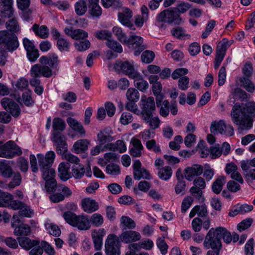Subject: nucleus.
<instances>
[{
	"instance_id": "37",
	"label": "nucleus",
	"mask_w": 255,
	"mask_h": 255,
	"mask_svg": "<svg viewBox=\"0 0 255 255\" xmlns=\"http://www.w3.org/2000/svg\"><path fill=\"white\" fill-rule=\"evenodd\" d=\"M67 123L68 125L75 131H76L80 134H85V130L84 129L81 123H79L76 120L72 118H68Z\"/></svg>"
},
{
	"instance_id": "63",
	"label": "nucleus",
	"mask_w": 255,
	"mask_h": 255,
	"mask_svg": "<svg viewBox=\"0 0 255 255\" xmlns=\"http://www.w3.org/2000/svg\"><path fill=\"white\" fill-rule=\"evenodd\" d=\"M193 198L191 196L186 197L182 201L181 204V212L185 213L191 207L193 202Z\"/></svg>"
},
{
	"instance_id": "20",
	"label": "nucleus",
	"mask_w": 255,
	"mask_h": 255,
	"mask_svg": "<svg viewBox=\"0 0 255 255\" xmlns=\"http://www.w3.org/2000/svg\"><path fill=\"white\" fill-rule=\"evenodd\" d=\"M64 31L67 35L78 41L84 40L88 36L87 32L81 29H73V27H66Z\"/></svg>"
},
{
	"instance_id": "30",
	"label": "nucleus",
	"mask_w": 255,
	"mask_h": 255,
	"mask_svg": "<svg viewBox=\"0 0 255 255\" xmlns=\"http://www.w3.org/2000/svg\"><path fill=\"white\" fill-rule=\"evenodd\" d=\"M131 78L134 80V86L137 89L142 92L146 91L148 88V84L146 81L143 79L142 76L138 72Z\"/></svg>"
},
{
	"instance_id": "41",
	"label": "nucleus",
	"mask_w": 255,
	"mask_h": 255,
	"mask_svg": "<svg viewBox=\"0 0 255 255\" xmlns=\"http://www.w3.org/2000/svg\"><path fill=\"white\" fill-rule=\"evenodd\" d=\"M76 13L79 16L84 15L87 10L86 1L84 0H79L74 5Z\"/></svg>"
},
{
	"instance_id": "53",
	"label": "nucleus",
	"mask_w": 255,
	"mask_h": 255,
	"mask_svg": "<svg viewBox=\"0 0 255 255\" xmlns=\"http://www.w3.org/2000/svg\"><path fill=\"white\" fill-rule=\"evenodd\" d=\"M243 77H252L254 68L252 63L248 61L244 65L242 69Z\"/></svg>"
},
{
	"instance_id": "12",
	"label": "nucleus",
	"mask_w": 255,
	"mask_h": 255,
	"mask_svg": "<svg viewBox=\"0 0 255 255\" xmlns=\"http://www.w3.org/2000/svg\"><path fill=\"white\" fill-rule=\"evenodd\" d=\"M114 69L118 72H122L128 75L130 78L138 72L134 69L133 65L128 61H117L114 65Z\"/></svg>"
},
{
	"instance_id": "18",
	"label": "nucleus",
	"mask_w": 255,
	"mask_h": 255,
	"mask_svg": "<svg viewBox=\"0 0 255 255\" xmlns=\"http://www.w3.org/2000/svg\"><path fill=\"white\" fill-rule=\"evenodd\" d=\"M37 157L38 160L39 166L40 170H45L46 168H50L54 161L55 153L53 151L48 152L45 156L43 154H37Z\"/></svg>"
},
{
	"instance_id": "28",
	"label": "nucleus",
	"mask_w": 255,
	"mask_h": 255,
	"mask_svg": "<svg viewBox=\"0 0 255 255\" xmlns=\"http://www.w3.org/2000/svg\"><path fill=\"white\" fill-rule=\"evenodd\" d=\"M240 114L251 116L252 118L255 116V103L249 101L240 105Z\"/></svg>"
},
{
	"instance_id": "14",
	"label": "nucleus",
	"mask_w": 255,
	"mask_h": 255,
	"mask_svg": "<svg viewBox=\"0 0 255 255\" xmlns=\"http://www.w3.org/2000/svg\"><path fill=\"white\" fill-rule=\"evenodd\" d=\"M215 231V237H217L220 240V238L222 237L224 241L229 244L232 241L234 243L237 242L239 240V236L235 232L231 234L226 228L222 227H217Z\"/></svg>"
},
{
	"instance_id": "46",
	"label": "nucleus",
	"mask_w": 255,
	"mask_h": 255,
	"mask_svg": "<svg viewBox=\"0 0 255 255\" xmlns=\"http://www.w3.org/2000/svg\"><path fill=\"white\" fill-rule=\"evenodd\" d=\"M172 174V169L168 166L159 168L158 172L159 178L164 180L169 179L171 177Z\"/></svg>"
},
{
	"instance_id": "43",
	"label": "nucleus",
	"mask_w": 255,
	"mask_h": 255,
	"mask_svg": "<svg viewBox=\"0 0 255 255\" xmlns=\"http://www.w3.org/2000/svg\"><path fill=\"white\" fill-rule=\"evenodd\" d=\"M133 177L136 180H139L141 178L149 180L151 178V176L146 169L141 168L133 171Z\"/></svg>"
},
{
	"instance_id": "56",
	"label": "nucleus",
	"mask_w": 255,
	"mask_h": 255,
	"mask_svg": "<svg viewBox=\"0 0 255 255\" xmlns=\"http://www.w3.org/2000/svg\"><path fill=\"white\" fill-rule=\"evenodd\" d=\"M155 54L154 52L150 50L144 51L141 55V59L143 62L150 63L154 59Z\"/></svg>"
},
{
	"instance_id": "50",
	"label": "nucleus",
	"mask_w": 255,
	"mask_h": 255,
	"mask_svg": "<svg viewBox=\"0 0 255 255\" xmlns=\"http://www.w3.org/2000/svg\"><path fill=\"white\" fill-rule=\"evenodd\" d=\"M139 93L135 88H129L127 91L126 97L128 101L137 102L139 99Z\"/></svg>"
},
{
	"instance_id": "35",
	"label": "nucleus",
	"mask_w": 255,
	"mask_h": 255,
	"mask_svg": "<svg viewBox=\"0 0 255 255\" xmlns=\"http://www.w3.org/2000/svg\"><path fill=\"white\" fill-rule=\"evenodd\" d=\"M240 87L249 93H253L255 91V85L251 80V77H240Z\"/></svg>"
},
{
	"instance_id": "7",
	"label": "nucleus",
	"mask_w": 255,
	"mask_h": 255,
	"mask_svg": "<svg viewBox=\"0 0 255 255\" xmlns=\"http://www.w3.org/2000/svg\"><path fill=\"white\" fill-rule=\"evenodd\" d=\"M11 226L13 229V234L16 236H28L31 234V228L29 226L22 223L19 216L17 215H13Z\"/></svg>"
},
{
	"instance_id": "49",
	"label": "nucleus",
	"mask_w": 255,
	"mask_h": 255,
	"mask_svg": "<svg viewBox=\"0 0 255 255\" xmlns=\"http://www.w3.org/2000/svg\"><path fill=\"white\" fill-rule=\"evenodd\" d=\"M225 182L226 179L225 177L220 176L218 177L213 183V191L216 194L220 193L222 189V186Z\"/></svg>"
},
{
	"instance_id": "51",
	"label": "nucleus",
	"mask_w": 255,
	"mask_h": 255,
	"mask_svg": "<svg viewBox=\"0 0 255 255\" xmlns=\"http://www.w3.org/2000/svg\"><path fill=\"white\" fill-rule=\"evenodd\" d=\"M66 124L61 118H55L53 120L52 128L54 131H61L65 128Z\"/></svg>"
},
{
	"instance_id": "47",
	"label": "nucleus",
	"mask_w": 255,
	"mask_h": 255,
	"mask_svg": "<svg viewBox=\"0 0 255 255\" xmlns=\"http://www.w3.org/2000/svg\"><path fill=\"white\" fill-rule=\"evenodd\" d=\"M121 225L124 228L133 229L135 227L134 221L128 216H123L121 218Z\"/></svg>"
},
{
	"instance_id": "27",
	"label": "nucleus",
	"mask_w": 255,
	"mask_h": 255,
	"mask_svg": "<svg viewBox=\"0 0 255 255\" xmlns=\"http://www.w3.org/2000/svg\"><path fill=\"white\" fill-rule=\"evenodd\" d=\"M18 7L22 11V16L24 20H28L32 13V10L28 8L30 0H17Z\"/></svg>"
},
{
	"instance_id": "10",
	"label": "nucleus",
	"mask_w": 255,
	"mask_h": 255,
	"mask_svg": "<svg viewBox=\"0 0 255 255\" xmlns=\"http://www.w3.org/2000/svg\"><path fill=\"white\" fill-rule=\"evenodd\" d=\"M231 44V41L226 38L220 41L216 48V55L214 61V68L217 69L220 66L226 53L227 48Z\"/></svg>"
},
{
	"instance_id": "17",
	"label": "nucleus",
	"mask_w": 255,
	"mask_h": 255,
	"mask_svg": "<svg viewBox=\"0 0 255 255\" xmlns=\"http://www.w3.org/2000/svg\"><path fill=\"white\" fill-rule=\"evenodd\" d=\"M128 44L129 48L134 50L135 55H138L142 51L145 49V47L142 45L143 39L138 36L131 35L128 38Z\"/></svg>"
},
{
	"instance_id": "16",
	"label": "nucleus",
	"mask_w": 255,
	"mask_h": 255,
	"mask_svg": "<svg viewBox=\"0 0 255 255\" xmlns=\"http://www.w3.org/2000/svg\"><path fill=\"white\" fill-rule=\"evenodd\" d=\"M52 70L47 65L35 64L31 69V74L32 76L50 78L53 75Z\"/></svg>"
},
{
	"instance_id": "59",
	"label": "nucleus",
	"mask_w": 255,
	"mask_h": 255,
	"mask_svg": "<svg viewBox=\"0 0 255 255\" xmlns=\"http://www.w3.org/2000/svg\"><path fill=\"white\" fill-rule=\"evenodd\" d=\"M40 171L42 172V178L45 181L54 178L55 172L51 167Z\"/></svg>"
},
{
	"instance_id": "64",
	"label": "nucleus",
	"mask_w": 255,
	"mask_h": 255,
	"mask_svg": "<svg viewBox=\"0 0 255 255\" xmlns=\"http://www.w3.org/2000/svg\"><path fill=\"white\" fill-rule=\"evenodd\" d=\"M142 150V144H132L130 148V154L133 157H139L141 155Z\"/></svg>"
},
{
	"instance_id": "48",
	"label": "nucleus",
	"mask_w": 255,
	"mask_h": 255,
	"mask_svg": "<svg viewBox=\"0 0 255 255\" xmlns=\"http://www.w3.org/2000/svg\"><path fill=\"white\" fill-rule=\"evenodd\" d=\"M113 32L117 36L118 40L122 43H127L128 41V37L126 34L123 31L121 27L114 26L113 28Z\"/></svg>"
},
{
	"instance_id": "42",
	"label": "nucleus",
	"mask_w": 255,
	"mask_h": 255,
	"mask_svg": "<svg viewBox=\"0 0 255 255\" xmlns=\"http://www.w3.org/2000/svg\"><path fill=\"white\" fill-rule=\"evenodd\" d=\"M89 222L91 226L99 227L104 223V218L99 213H94L89 218Z\"/></svg>"
},
{
	"instance_id": "39",
	"label": "nucleus",
	"mask_w": 255,
	"mask_h": 255,
	"mask_svg": "<svg viewBox=\"0 0 255 255\" xmlns=\"http://www.w3.org/2000/svg\"><path fill=\"white\" fill-rule=\"evenodd\" d=\"M11 180L6 185L9 189H12L20 185L22 181V177L19 172H14Z\"/></svg>"
},
{
	"instance_id": "8",
	"label": "nucleus",
	"mask_w": 255,
	"mask_h": 255,
	"mask_svg": "<svg viewBox=\"0 0 255 255\" xmlns=\"http://www.w3.org/2000/svg\"><path fill=\"white\" fill-rule=\"evenodd\" d=\"M194 186L190 189L191 195L200 203L204 201L202 190L206 187V182L204 178L198 177L193 180Z\"/></svg>"
},
{
	"instance_id": "31",
	"label": "nucleus",
	"mask_w": 255,
	"mask_h": 255,
	"mask_svg": "<svg viewBox=\"0 0 255 255\" xmlns=\"http://www.w3.org/2000/svg\"><path fill=\"white\" fill-rule=\"evenodd\" d=\"M254 118L250 115L240 114V130H248L253 125Z\"/></svg>"
},
{
	"instance_id": "5",
	"label": "nucleus",
	"mask_w": 255,
	"mask_h": 255,
	"mask_svg": "<svg viewBox=\"0 0 255 255\" xmlns=\"http://www.w3.org/2000/svg\"><path fill=\"white\" fill-rule=\"evenodd\" d=\"M214 228H211L207 233L204 242V246L206 249L211 248L213 250L207 252V255H219L222 247L221 242L215 237Z\"/></svg>"
},
{
	"instance_id": "33",
	"label": "nucleus",
	"mask_w": 255,
	"mask_h": 255,
	"mask_svg": "<svg viewBox=\"0 0 255 255\" xmlns=\"http://www.w3.org/2000/svg\"><path fill=\"white\" fill-rule=\"evenodd\" d=\"M39 62L42 65L48 64L51 67H56L59 64L58 57L55 54L49 57L42 56L39 59Z\"/></svg>"
},
{
	"instance_id": "9",
	"label": "nucleus",
	"mask_w": 255,
	"mask_h": 255,
	"mask_svg": "<svg viewBox=\"0 0 255 255\" xmlns=\"http://www.w3.org/2000/svg\"><path fill=\"white\" fill-rule=\"evenodd\" d=\"M210 131L214 134L220 133L227 136H231L234 134L233 127L230 125H226L223 120H220L219 122H212L210 127Z\"/></svg>"
},
{
	"instance_id": "11",
	"label": "nucleus",
	"mask_w": 255,
	"mask_h": 255,
	"mask_svg": "<svg viewBox=\"0 0 255 255\" xmlns=\"http://www.w3.org/2000/svg\"><path fill=\"white\" fill-rule=\"evenodd\" d=\"M105 252L107 255H120L119 242L114 234H110L105 243Z\"/></svg>"
},
{
	"instance_id": "13",
	"label": "nucleus",
	"mask_w": 255,
	"mask_h": 255,
	"mask_svg": "<svg viewBox=\"0 0 255 255\" xmlns=\"http://www.w3.org/2000/svg\"><path fill=\"white\" fill-rule=\"evenodd\" d=\"M22 153L20 148L16 144H0V157L12 158Z\"/></svg>"
},
{
	"instance_id": "61",
	"label": "nucleus",
	"mask_w": 255,
	"mask_h": 255,
	"mask_svg": "<svg viewBox=\"0 0 255 255\" xmlns=\"http://www.w3.org/2000/svg\"><path fill=\"white\" fill-rule=\"evenodd\" d=\"M33 214V211L30 209L29 207L25 205L24 203L23 204V206L22 207L19 209L18 212V214H16L15 215H17L20 217H31V216Z\"/></svg>"
},
{
	"instance_id": "3",
	"label": "nucleus",
	"mask_w": 255,
	"mask_h": 255,
	"mask_svg": "<svg viewBox=\"0 0 255 255\" xmlns=\"http://www.w3.org/2000/svg\"><path fill=\"white\" fill-rule=\"evenodd\" d=\"M231 89L228 101L232 106L234 104L231 112V116L233 122L239 125V104L237 102L239 100V84L237 81L231 85Z\"/></svg>"
},
{
	"instance_id": "4",
	"label": "nucleus",
	"mask_w": 255,
	"mask_h": 255,
	"mask_svg": "<svg viewBox=\"0 0 255 255\" xmlns=\"http://www.w3.org/2000/svg\"><path fill=\"white\" fill-rule=\"evenodd\" d=\"M156 20L158 23V26L164 28L165 27L164 23L169 24L174 23L179 24L181 21V18L177 9L168 8L161 11L157 15Z\"/></svg>"
},
{
	"instance_id": "32",
	"label": "nucleus",
	"mask_w": 255,
	"mask_h": 255,
	"mask_svg": "<svg viewBox=\"0 0 255 255\" xmlns=\"http://www.w3.org/2000/svg\"><path fill=\"white\" fill-rule=\"evenodd\" d=\"M196 214L199 217H204L208 215V211L207 206L205 204L202 205H197L192 208L189 214V217L192 218L194 217Z\"/></svg>"
},
{
	"instance_id": "22",
	"label": "nucleus",
	"mask_w": 255,
	"mask_h": 255,
	"mask_svg": "<svg viewBox=\"0 0 255 255\" xmlns=\"http://www.w3.org/2000/svg\"><path fill=\"white\" fill-rule=\"evenodd\" d=\"M120 238L122 242L127 244L140 240L141 236L137 232L129 230L122 233Z\"/></svg>"
},
{
	"instance_id": "1",
	"label": "nucleus",
	"mask_w": 255,
	"mask_h": 255,
	"mask_svg": "<svg viewBox=\"0 0 255 255\" xmlns=\"http://www.w3.org/2000/svg\"><path fill=\"white\" fill-rule=\"evenodd\" d=\"M19 46L17 36L9 33L6 30L0 31V65L5 64L6 58L3 51L8 50L12 51Z\"/></svg>"
},
{
	"instance_id": "45",
	"label": "nucleus",
	"mask_w": 255,
	"mask_h": 255,
	"mask_svg": "<svg viewBox=\"0 0 255 255\" xmlns=\"http://www.w3.org/2000/svg\"><path fill=\"white\" fill-rule=\"evenodd\" d=\"M171 32L174 37L179 39H183L184 37H187V38L190 37V35L185 33L184 29L180 26L173 28Z\"/></svg>"
},
{
	"instance_id": "15",
	"label": "nucleus",
	"mask_w": 255,
	"mask_h": 255,
	"mask_svg": "<svg viewBox=\"0 0 255 255\" xmlns=\"http://www.w3.org/2000/svg\"><path fill=\"white\" fill-rule=\"evenodd\" d=\"M1 104L2 107L7 112H9L11 116L17 117L20 114V109L18 105L13 100L8 98H3L1 100Z\"/></svg>"
},
{
	"instance_id": "40",
	"label": "nucleus",
	"mask_w": 255,
	"mask_h": 255,
	"mask_svg": "<svg viewBox=\"0 0 255 255\" xmlns=\"http://www.w3.org/2000/svg\"><path fill=\"white\" fill-rule=\"evenodd\" d=\"M32 29L36 35L42 38H46L48 36V29L45 25L40 27L38 24H35L32 27Z\"/></svg>"
},
{
	"instance_id": "2",
	"label": "nucleus",
	"mask_w": 255,
	"mask_h": 255,
	"mask_svg": "<svg viewBox=\"0 0 255 255\" xmlns=\"http://www.w3.org/2000/svg\"><path fill=\"white\" fill-rule=\"evenodd\" d=\"M65 220L70 225L80 230H88L91 228L89 218L87 215L77 216L72 212H66L63 214Z\"/></svg>"
},
{
	"instance_id": "19",
	"label": "nucleus",
	"mask_w": 255,
	"mask_h": 255,
	"mask_svg": "<svg viewBox=\"0 0 255 255\" xmlns=\"http://www.w3.org/2000/svg\"><path fill=\"white\" fill-rule=\"evenodd\" d=\"M106 231L104 229L94 230L92 232V238L94 243L95 250H101L103 245V238L106 235Z\"/></svg>"
},
{
	"instance_id": "21",
	"label": "nucleus",
	"mask_w": 255,
	"mask_h": 255,
	"mask_svg": "<svg viewBox=\"0 0 255 255\" xmlns=\"http://www.w3.org/2000/svg\"><path fill=\"white\" fill-rule=\"evenodd\" d=\"M203 173L202 167L198 164L189 166L184 170V176L188 181H192L195 176L200 175Z\"/></svg>"
},
{
	"instance_id": "23",
	"label": "nucleus",
	"mask_w": 255,
	"mask_h": 255,
	"mask_svg": "<svg viewBox=\"0 0 255 255\" xmlns=\"http://www.w3.org/2000/svg\"><path fill=\"white\" fill-rule=\"evenodd\" d=\"M81 204L83 210L87 213H92L99 208L98 202L90 198L83 199Z\"/></svg>"
},
{
	"instance_id": "6",
	"label": "nucleus",
	"mask_w": 255,
	"mask_h": 255,
	"mask_svg": "<svg viewBox=\"0 0 255 255\" xmlns=\"http://www.w3.org/2000/svg\"><path fill=\"white\" fill-rule=\"evenodd\" d=\"M140 107V114L143 120H148L149 116H153V113L155 110V105L154 98L149 97L146 98L145 95L141 96Z\"/></svg>"
},
{
	"instance_id": "52",
	"label": "nucleus",
	"mask_w": 255,
	"mask_h": 255,
	"mask_svg": "<svg viewBox=\"0 0 255 255\" xmlns=\"http://www.w3.org/2000/svg\"><path fill=\"white\" fill-rule=\"evenodd\" d=\"M107 46L114 51L121 53L123 52V47L121 44L117 41L110 39L106 42Z\"/></svg>"
},
{
	"instance_id": "58",
	"label": "nucleus",
	"mask_w": 255,
	"mask_h": 255,
	"mask_svg": "<svg viewBox=\"0 0 255 255\" xmlns=\"http://www.w3.org/2000/svg\"><path fill=\"white\" fill-rule=\"evenodd\" d=\"M45 227L49 233L54 236H59L61 234V231L59 227L51 223H46Z\"/></svg>"
},
{
	"instance_id": "29",
	"label": "nucleus",
	"mask_w": 255,
	"mask_h": 255,
	"mask_svg": "<svg viewBox=\"0 0 255 255\" xmlns=\"http://www.w3.org/2000/svg\"><path fill=\"white\" fill-rule=\"evenodd\" d=\"M13 170L8 162L0 161V175L5 178H11L13 174Z\"/></svg>"
},
{
	"instance_id": "26",
	"label": "nucleus",
	"mask_w": 255,
	"mask_h": 255,
	"mask_svg": "<svg viewBox=\"0 0 255 255\" xmlns=\"http://www.w3.org/2000/svg\"><path fill=\"white\" fill-rule=\"evenodd\" d=\"M17 240L20 246L26 251L30 250L40 244L39 241L37 240H31L29 238L24 237H18L17 238Z\"/></svg>"
},
{
	"instance_id": "24",
	"label": "nucleus",
	"mask_w": 255,
	"mask_h": 255,
	"mask_svg": "<svg viewBox=\"0 0 255 255\" xmlns=\"http://www.w3.org/2000/svg\"><path fill=\"white\" fill-rule=\"evenodd\" d=\"M12 0H0V9L2 16L10 17L13 15Z\"/></svg>"
},
{
	"instance_id": "55",
	"label": "nucleus",
	"mask_w": 255,
	"mask_h": 255,
	"mask_svg": "<svg viewBox=\"0 0 255 255\" xmlns=\"http://www.w3.org/2000/svg\"><path fill=\"white\" fill-rule=\"evenodd\" d=\"M106 173L112 176L118 175L120 173V168L119 165L111 163L108 164L106 168Z\"/></svg>"
},
{
	"instance_id": "34",
	"label": "nucleus",
	"mask_w": 255,
	"mask_h": 255,
	"mask_svg": "<svg viewBox=\"0 0 255 255\" xmlns=\"http://www.w3.org/2000/svg\"><path fill=\"white\" fill-rule=\"evenodd\" d=\"M226 173L230 175L232 179L239 181V171H238V167L234 163L231 162L228 163L226 166Z\"/></svg>"
},
{
	"instance_id": "60",
	"label": "nucleus",
	"mask_w": 255,
	"mask_h": 255,
	"mask_svg": "<svg viewBox=\"0 0 255 255\" xmlns=\"http://www.w3.org/2000/svg\"><path fill=\"white\" fill-rule=\"evenodd\" d=\"M222 148L220 147V144H215L210 148V156L212 158H216L220 156L223 152Z\"/></svg>"
},
{
	"instance_id": "54",
	"label": "nucleus",
	"mask_w": 255,
	"mask_h": 255,
	"mask_svg": "<svg viewBox=\"0 0 255 255\" xmlns=\"http://www.w3.org/2000/svg\"><path fill=\"white\" fill-rule=\"evenodd\" d=\"M12 199H13V196L9 193L2 191L0 195V200L3 204V207H9Z\"/></svg>"
},
{
	"instance_id": "25",
	"label": "nucleus",
	"mask_w": 255,
	"mask_h": 255,
	"mask_svg": "<svg viewBox=\"0 0 255 255\" xmlns=\"http://www.w3.org/2000/svg\"><path fill=\"white\" fill-rule=\"evenodd\" d=\"M131 17V11L127 8H125L123 12H119L118 13L119 20L121 23L129 27L130 29L134 30V28H132L133 24L130 21Z\"/></svg>"
},
{
	"instance_id": "62",
	"label": "nucleus",
	"mask_w": 255,
	"mask_h": 255,
	"mask_svg": "<svg viewBox=\"0 0 255 255\" xmlns=\"http://www.w3.org/2000/svg\"><path fill=\"white\" fill-rule=\"evenodd\" d=\"M52 134L53 142L55 143H66V137L60 131H53Z\"/></svg>"
},
{
	"instance_id": "57",
	"label": "nucleus",
	"mask_w": 255,
	"mask_h": 255,
	"mask_svg": "<svg viewBox=\"0 0 255 255\" xmlns=\"http://www.w3.org/2000/svg\"><path fill=\"white\" fill-rule=\"evenodd\" d=\"M5 25L7 29L12 33L17 32L19 31V25L17 21L14 19H12L7 21Z\"/></svg>"
},
{
	"instance_id": "36",
	"label": "nucleus",
	"mask_w": 255,
	"mask_h": 255,
	"mask_svg": "<svg viewBox=\"0 0 255 255\" xmlns=\"http://www.w3.org/2000/svg\"><path fill=\"white\" fill-rule=\"evenodd\" d=\"M69 165L68 163H61L58 167L59 176L63 181H66L71 177L69 172Z\"/></svg>"
},
{
	"instance_id": "38",
	"label": "nucleus",
	"mask_w": 255,
	"mask_h": 255,
	"mask_svg": "<svg viewBox=\"0 0 255 255\" xmlns=\"http://www.w3.org/2000/svg\"><path fill=\"white\" fill-rule=\"evenodd\" d=\"M98 141L101 143L113 142L115 138L106 129L101 130L97 134Z\"/></svg>"
},
{
	"instance_id": "44",
	"label": "nucleus",
	"mask_w": 255,
	"mask_h": 255,
	"mask_svg": "<svg viewBox=\"0 0 255 255\" xmlns=\"http://www.w3.org/2000/svg\"><path fill=\"white\" fill-rule=\"evenodd\" d=\"M72 173L75 178L80 179L85 173V169L82 164L74 165L72 167Z\"/></svg>"
}]
</instances>
